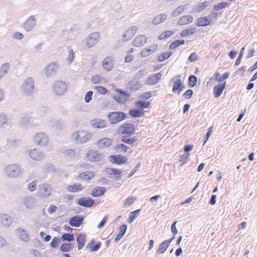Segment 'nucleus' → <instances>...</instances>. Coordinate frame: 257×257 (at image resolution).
Returning <instances> with one entry per match:
<instances>
[{"label": "nucleus", "instance_id": "1", "mask_svg": "<svg viewBox=\"0 0 257 257\" xmlns=\"http://www.w3.org/2000/svg\"><path fill=\"white\" fill-rule=\"evenodd\" d=\"M4 173L6 177L15 179L22 175L23 171L18 164H11L5 167Z\"/></svg>", "mask_w": 257, "mask_h": 257}, {"label": "nucleus", "instance_id": "2", "mask_svg": "<svg viewBox=\"0 0 257 257\" xmlns=\"http://www.w3.org/2000/svg\"><path fill=\"white\" fill-rule=\"evenodd\" d=\"M35 82L31 77H28L23 82L21 86L22 94L26 96H30L33 95L35 91Z\"/></svg>", "mask_w": 257, "mask_h": 257}, {"label": "nucleus", "instance_id": "3", "mask_svg": "<svg viewBox=\"0 0 257 257\" xmlns=\"http://www.w3.org/2000/svg\"><path fill=\"white\" fill-rule=\"evenodd\" d=\"M93 135L92 133L80 130L74 132L72 135V138L77 143L84 144L90 140Z\"/></svg>", "mask_w": 257, "mask_h": 257}, {"label": "nucleus", "instance_id": "4", "mask_svg": "<svg viewBox=\"0 0 257 257\" xmlns=\"http://www.w3.org/2000/svg\"><path fill=\"white\" fill-rule=\"evenodd\" d=\"M108 119L111 124L118 123L127 118V114L122 111H112L107 114Z\"/></svg>", "mask_w": 257, "mask_h": 257}, {"label": "nucleus", "instance_id": "5", "mask_svg": "<svg viewBox=\"0 0 257 257\" xmlns=\"http://www.w3.org/2000/svg\"><path fill=\"white\" fill-rule=\"evenodd\" d=\"M136 128L135 125L131 123H124L117 128V133L121 135H125L127 136H132L135 133Z\"/></svg>", "mask_w": 257, "mask_h": 257}, {"label": "nucleus", "instance_id": "6", "mask_svg": "<svg viewBox=\"0 0 257 257\" xmlns=\"http://www.w3.org/2000/svg\"><path fill=\"white\" fill-rule=\"evenodd\" d=\"M33 140L36 145L41 147L46 146L49 141L48 135L43 132L36 133L33 136Z\"/></svg>", "mask_w": 257, "mask_h": 257}, {"label": "nucleus", "instance_id": "7", "mask_svg": "<svg viewBox=\"0 0 257 257\" xmlns=\"http://www.w3.org/2000/svg\"><path fill=\"white\" fill-rule=\"evenodd\" d=\"M19 124L22 127L27 128H34L39 125L37 123L33 122L32 116L27 114H25L22 117Z\"/></svg>", "mask_w": 257, "mask_h": 257}, {"label": "nucleus", "instance_id": "8", "mask_svg": "<svg viewBox=\"0 0 257 257\" xmlns=\"http://www.w3.org/2000/svg\"><path fill=\"white\" fill-rule=\"evenodd\" d=\"M53 90L58 95H62L65 93L67 89V84L63 81H57L53 85Z\"/></svg>", "mask_w": 257, "mask_h": 257}, {"label": "nucleus", "instance_id": "9", "mask_svg": "<svg viewBox=\"0 0 257 257\" xmlns=\"http://www.w3.org/2000/svg\"><path fill=\"white\" fill-rule=\"evenodd\" d=\"M37 22V16L31 15L23 23V28L26 32H30L35 27Z\"/></svg>", "mask_w": 257, "mask_h": 257}, {"label": "nucleus", "instance_id": "10", "mask_svg": "<svg viewBox=\"0 0 257 257\" xmlns=\"http://www.w3.org/2000/svg\"><path fill=\"white\" fill-rule=\"evenodd\" d=\"M100 36V33L98 32L90 33L85 39L86 46L90 48L95 46L99 42Z\"/></svg>", "mask_w": 257, "mask_h": 257}, {"label": "nucleus", "instance_id": "11", "mask_svg": "<svg viewBox=\"0 0 257 257\" xmlns=\"http://www.w3.org/2000/svg\"><path fill=\"white\" fill-rule=\"evenodd\" d=\"M103 154L95 150H90L86 154V157L90 162H99L103 158Z\"/></svg>", "mask_w": 257, "mask_h": 257}, {"label": "nucleus", "instance_id": "12", "mask_svg": "<svg viewBox=\"0 0 257 257\" xmlns=\"http://www.w3.org/2000/svg\"><path fill=\"white\" fill-rule=\"evenodd\" d=\"M59 67L58 63L56 62L50 63L45 68V75L49 77L53 76L57 73Z\"/></svg>", "mask_w": 257, "mask_h": 257}, {"label": "nucleus", "instance_id": "13", "mask_svg": "<svg viewBox=\"0 0 257 257\" xmlns=\"http://www.w3.org/2000/svg\"><path fill=\"white\" fill-rule=\"evenodd\" d=\"M29 157L36 161H42L45 158L44 153L37 149H31L27 151Z\"/></svg>", "mask_w": 257, "mask_h": 257}, {"label": "nucleus", "instance_id": "14", "mask_svg": "<svg viewBox=\"0 0 257 257\" xmlns=\"http://www.w3.org/2000/svg\"><path fill=\"white\" fill-rule=\"evenodd\" d=\"M38 189L41 196L45 198L49 197L52 191L51 185L48 183H44L39 185Z\"/></svg>", "mask_w": 257, "mask_h": 257}, {"label": "nucleus", "instance_id": "15", "mask_svg": "<svg viewBox=\"0 0 257 257\" xmlns=\"http://www.w3.org/2000/svg\"><path fill=\"white\" fill-rule=\"evenodd\" d=\"M104 172L109 178H111V176L114 175L113 179L115 181H118L121 178V174L122 172L121 170L113 168H106L104 170Z\"/></svg>", "mask_w": 257, "mask_h": 257}, {"label": "nucleus", "instance_id": "16", "mask_svg": "<svg viewBox=\"0 0 257 257\" xmlns=\"http://www.w3.org/2000/svg\"><path fill=\"white\" fill-rule=\"evenodd\" d=\"M77 204L81 206L90 208L94 205V200L90 197H82L78 200Z\"/></svg>", "mask_w": 257, "mask_h": 257}, {"label": "nucleus", "instance_id": "17", "mask_svg": "<svg viewBox=\"0 0 257 257\" xmlns=\"http://www.w3.org/2000/svg\"><path fill=\"white\" fill-rule=\"evenodd\" d=\"M113 143L112 139L108 138H103L96 142V145L100 149H103L109 148Z\"/></svg>", "mask_w": 257, "mask_h": 257}, {"label": "nucleus", "instance_id": "18", "mask_svg": "<svg viewBox=\"0 0 257 257\" xmlns=\"http://www.w3.org/2000/svg\"><path fill=\"white\" fill-rule=\"evenodd\" d=\"M126 87L131 92H135L139 90L141 88L142 84L140 81L134 78L126 84Z\"/></svg>", "mask_w": 257, "mask_h": 257}, {"label": "nucleus", "instance_id": "19", "mask_svg": "<svg viewBox=\"0 0 257 257\" xmlns=\"http://www.w3.org/2000/svg\"><path fill=\"white\" fill-rule=\"evenodd\" d=\"M109 160L111 163L119 165L125 163L127 161L126 157L121 155H111L109 157Z\"/></svg>", "mask_w": 257, "mask_h": 257}, {"label": "nucleus", "instance_id": "20", "mask_svg": "<svg viewBox=\"0 0 257 257\" xmlns=\"http://www.w3.org/2000/svg\"><path fill=\"white\" fill-rule=\"evenodd\" d=\"M161 76L162 74L161 72L149 75L148 78L146 81V84L152 86L157 84L161 79Z\"/></svg>", "mask_w": 257, "mask_h": 257}, {"label": "nucleus", "instance_id": "21", "mask_svg": "<svg viewBox=\"0 0 257 257\" xmlns=\"http://www.w3.org/2000/svg\"><path fill=\"white\" fill-rule=\"evenodd\" d=\"M12 223L11 217L7 214H0V225L5 228H8Z\"/></svg>", "mask_w": 257, "mask_h": 257}, {"label": "nucleus", "instance_id": "22", "mask_svg": "<svg viewBox=\"0 0 257 257\" xmlns=\"http://www.w3.org/2000/svg\"><path fill=\"white\" fill-rule=\"evenodd\" d=\"M84 217L81 215H76L72 217L69 221L70 225L73 227H78L83 223Z\"/></svg>", "mask_w": 257, "mask_h": 257}, {"label": "nucleus", "instance_id": "23", "mask_svg": "<svg viewBox=\"0 0 257 257\" xmlns=\"http://www.w3.org/2000/svg\"><path fill=\"white\" fill-rule=\"evenodd\" d=\"M137 30V28L135 26H132L129 28L122 36V41H127L131 39L135 35Z\"/></svg>", "mask_w": 257, "mask_h": 257}, {"label": "nucleus", "instance_id": "24", "mask_svg": "<svg viewBox=\"0 0 257 257\" xmlns=\"http://www.w3.org/2000/svg\"><path fill=\"white\" fill-rule=\"evenodd\" d=\"M90 123L93 128H103L106 125V121L100 118H94L90 120Z\"/></svg>", "mask_w": 257, "mask_h": 257}, {"label": "nucleus", "instance_id": "25", "mask_svg": "<svg viewBox=\"0 0 257 257\" xmlns=\"http://www.w3.org/2000/svg\"><path fill=\"white\" fill-rule=\"evenodd\" d=\"M23 203L28 209H33L36 205V199L32 196L25 197L23 199Z\"/></svg>", "mask_w": 257, "mask_h": 257}, {"label": "nucleus", "instance_id": "26", "mask_svg": "<svg viewBox=\"0 0 257 257\" xmlns=\"http://www.w3.org/2000/svg\"><path fill=\"white\" fill-rule=\"evenodd\" d=\"M113 65V58L111 56L106 57L102 61V66L104 69L107 71L111 70Z\"/></svg>", "mask_w": 257, "mask_h": 257}, {"label": "nucleus", "instance_id": "27", "mask_svg": "<svg viewBox=\"0 0 257 257\" xmlns=\"http://www.w3.org/2000/svg\"><path fill=\"white\" fill-rule=\"evenodd\" d=\"M226 83V82L225 81L214 86L213 93L215 97H219L221 95L223 90L225 88Z\"/></svg>", "mask_w": 257, "mask_h": 257}, {"label": "nucleus", "instance_id": "28", "mask_svg": "<svg viewBox=\"0 0 257 257\" xmlns=\"http://www.w3.org/2000/svg\"><path fill=\"white\" fill-rule=\"evenodd\" d=\"M173 82L172 91L174 93L177 92L178 94H180L185 88L182 80L180 79H178L175 81H173Z\"/></svg>", "mask_w": 257, "mask_h": 257}, {"label": "nucleus", "instance_id": "29", "mask_svg": "<svg viewBox=\"0 0 257 257\" xmlns=\"http://www.w3.org/2000/svg\"><path fill=\"white\" fill-rule=\"evenodd\" d=\"M101 245L100 241L96 242L94 239H92L86 245V248H88L91 251H96L98 250Z\"/></svg>", "mask_w": 257, "mask_h": 257}, {"label": "nucleus", "instance_id": "30", "mask_svg": "<svg viewBox=\"0 0 257 257\" xmlns=\"http://www.w3.org/2000/svg\"><path fill=\"white\" fill-rule=\"evenodd\" d=\"M147 41V38L144 35H140L136 37L133 41L134 46L139 47L143 46Z\"/></svg>", "mask_w": 257, "mask_h": 257}, {"label": "nucleus", "instance_id": "31", "mask_svg": "<svg viewBox=\"0 0 257 257\" xmlns=\"http://www.w3.org/2000/svg\"><path fill=\"white\" fill-rule=\"evenodd\" d=\"M193 20V17L192 16H183L178 21L177 24L180 26L188 25L192 23Z\"/></svg>", "mask_w": 257, "mask_h": 257}, {"label": "nucleus", "instance_id": "32", "mask_svg": "<svg viewBox=\"0 0 257 257\" xmlns=\"http://www.w3.org/2000/svg\"><path fill=\"white\" fill-rule=\"evenodd\" d=\"M86 235L81 233L78 234L76 238V242L78 244V249H81L84 246L86 242Z\"/></svg>", "mask_w": 257, "mask_h": 257}, {"label": "nucleus", "instance_id": "33", "mask_svg": "<svg viewBox=\"0 0 257 257\" xmlns=\"http://www.w3.org/2000/svg\"><path fill=\"white\" fill-rule=\"evenodd\" d=\"M211 21L207 17H200L197 20L196 25L198 27H205L210 24Z\"/></svg>", "mask_w": 257, "mask_h": 257}, {"label": "nucleus", "instance_id": "34", "mask_svg": "<svg viewBox=\"0 0 257 257\" xmlns=\"http://www.w3.org/2000/svg\"><path fill=\"white\" fill-rule=\"evenodd\" d=\"M106 189L103 187H96L91 191V195L94 197H99L104 194Z\"/></svg>", "mask_w": 257, "mask_h": 257}, {"label": "nucleus", "instance_id": "35", "mask_svg": "<svg viewBox=\"0 0 257 257\" xmlns=\"http://www.w3.org/2000/svg\"><path fill=\"white\" fill-rule=\"evenodd\" d=\"M197 28L195 27H191L182 30L180 33V36L181 37H185L194 34L197 32Z\"/></svg>", "mask_w": 257, "mask_h": 257}, {"label": "nucleus", "instance_id": "36", "mask_svg": "<svg viewBox=\"0 0 257 257\" xmlns=\"http://www.w3.org/2000/svg\"><path fill=\"white\" fill-rule=\"evenodd\" d=\"M167 19V15L166 14H160L156 16L152 21V23L154 25H158L163 22Z\"/></svg>", "mask_w": 257, "mask_h": 257}, {"label": "nucleus", "instance_id": "37", "mask_svg": "<svg viewBox=\"0 0 257 257\" xmlns=\"http://www.w3.org/2000/svg\"><path fill=\"white\" fill-rule=\"evenodd\" d=\"M83 187L80 184H74L69 185L67 187V190L70 192H77L81 191Z\"/></svg>", "mask_w": 257, "mask_h": 257}, {"label": "nucleus", "instance_id": "38", "mask_svg": "<svg viewBox=\"0 0 257 257\" xmlns=\"http://www.w3.org/2000/svg\"><path fill=\"white\" fill-rule=\"evenodd\" d=\"M210 4V3L208 1H204L198 4L194 8V11L196 12H200L208 7Z\"/></svg>", "mask_w": 257, "mask_h": 257}, {"label": "nucleus", "instance_id": "39", "mask_svg": "<svg viewBox=\"0 0 257 257\" xmlns=\"http://www.w3.org/2000/svg\"><path fill=\"white\" fill-rule=\"evenodd\" d=\"M94 172L92 171L90 172H84L81 173L79 177L82 180H90L92 179L94 176Z\"/></svg>", "mask_w": 257, "mask_h": 257}, {"label": "nucleus", "instance_id": "40", "mask_svg": "<svg viewBox=\"0 0 257 257\" xmlns=\"http://www.w3.org/2000/svg\"><path fill=\"white\" fill-rule=\"evenodd\" d=\"M10 68L8 63H4L0 68V80L3 78L8 73Z\"/></svg>", "mask_w": 257, "mask_h": 257}, {"label": "nucleus", "instance_id": "41", "mask_svg": "<svg viewBox=\"0 0 257 257\" xmlns=\"http://www.w3.org/2000/svg\"><path fill=\"white\" fill-rule=\"evenodd\" d=\"M17 231L19 235L20 239L22 241L27 242L29 240V237L28 234L26 232V231L24 229L19 228L17 229Z\"/></svg>", "mask_w": 257, "mask_h": 257}, {"label": "nucleus", "instance_id": "42", "mask_svg": "<svg viewBox=\"0 0 257 257\" xmlns=\"http://www.w3.org/2000/svg\"><path fill=\"white\" fill-rule=\"evenodd\" d=\"M129 137L130 136H127V135L122 136L121 141L128 145H132L137 141L138 139L137 137L134 136L131 138H130Z\"/></svg>", "mask_w": 257, "mask_h": 257}, {"label": "nucleus", "instance_id": "43", "mask_svg": "<svg viewBox=\"0 0 257 257\" xmlns=\"http://www.w3.org/2000/svg\"><path fill=\"white\" fill-rule=\"evenodd\" d=\"M42 169L44 171L50 173H56L57 170L55 169V166L50 163H47L43 165Z\"/></svg>", "mask_w": 257, "mask_h": 257}, {"label": "nucleus", "instance_id": "44", "mask_svg": "<svg viewBox=\"0 0 257 257\" xmlns=\"http://www.w3.org/2000/svg\"><path fill=\"white\" fill-rule=\"evenodd\" d=\"M128 148L124 144H118L114 147L113 149L117 153H125L127 152Z\"/></svg>", "mask_w": 257, "mask_h": 257}, {"label": "nucleus", "instance_id": "45", "mask_svg": "<svg viewBox=\"0 0 257 257\" xmlns=\"http://www.w3.org/2000/svg\"><path fill=\"white\" fill-rule=\"evenodd\" d=\"M129 114L133 117H140L142 116L144 112L143 111L138 109H132L129 110Z\"/></svg>", "mask_w": 257, "mask_h": 257}, {"label": "nucleus", "instance_id": "46", "mask_svg": "<svg viewBox=\"0 0 257 257\" xmlns=\"http://www.w3.org/2000/svg\"><path fill=\"white\" fill-rule=\"evenodd\" d=\"M229 76V73L228 72H225L221 76L220 73L218 72H215L214 74L215 79L218 82H222L224 80L227 79Z\"/></svg>", "mask_w": 257, "mask_h": 257}, {"label": "nucleus", "instance_id": "47", "mask_svg": "<svg viewBox=\"0 0 257 257\" xmlns=\"http://www.w3.org/2000/svg\"><path fill=\"white\" fill-rule=\"evenodd\" d=\"M72 249V244L70 243H63L60 247V250L63 252H69Z\"/></svg>", "mask_w": 257, "mask_h": 257}, {"label": "nucleus", "instance_id": "48", "mask_svg": "<svg viewBox=\"0 0 257 257\" xmlns=\"http://www.w3.org/2000/svg\"><path fill=\"white\" fill-rule=\"evenodd\" d=\"M186 6H180L178 7L172 13L171 16L173 18L176 17L181 14L185 9Z\"/></svg>", "mask_w": 257, "mask_h": 257}, {"label": "nucleus", "instance_id": "49", "mask_svg": "<svg viewBox=\"0 0 257 257\" xmlns=\"http://www.w3.org/2000/svg\"><path fill=\"white\" fill-rule=\"evenodd\" d=\"M169 246L165 242L163 241L159 244L158 249L156 250V254H163L164 253Z\"/></svg>", "mask_w": 257, "mask_h": 257}, {"label": "nucleus", "instance_id": "50", "mask_svg": "<svg viewBox=\"0 0 257 257\" xmlns=\"http://www.w3.org/2000/svg\"><path fill=\"white\" fill-rule=\"evenodd\" d=\"M172 55V52L171 51L163 53L158 56V60L160 62H163L170 58Z\"/></svg>", "mask_w": 257, "mask_h": 257}, {"label": "nucleus", "instance_id": "51", "mask_svg": "<svg viewBox=\"0 0 257 257\" xmlns=\"http://www.w3.org/2000/svg\"><path fill=\"white\" fill-rule=\"evenodd\" d=\"M140 211L141 209H138L137 210L131 212L128 219V223H132L134 221V220L137 218L138 215L139 214Z\"/></svg>", "mask_w": 257, "mask_h": 257}, {"label": "nucleus", "instance_id": "52", "mask_svg": "<svg viewBox=\"0 0 257 257\" xmlns=\"http://www.w3.org/2000/svg\"><path fill=\"white\" fill-rule=\"evenodd\" d=\"M174 33L173 31H166L159 36L158 39L160 40L166 39L172 36Z\"/></svg>", "mask_w": 257, "mask_h": 257}, {"label": "nucleus", "instance_id": "53", "mask_svg": "<svg viewBox=\"0 0 257 257\" xmlns=\"http://www.w3.org/2000/svg\"><path fill=\"white\" fill-rule=\"evenodd\" d=\"M197 78L194 75H191L188 78V85L190 87H193L196 84Z\"/></svg>", "mask_w": 257, "mask_h": 257}, {"label": "nucleus", "instance_id": "54", "mask_svg": "<svg viewBox=\"0 0 257 257\" xmlns=\"http://www.w3.org/2000/svg\"><path fill=\"white\" fill-rule=\"evenodd\" d=\"M61 239L63 241H67L70 242L74 239L73 234L69 233H65L63 234L61 237Z\"/></svg>", "mask_w": 257, "mask_h": 257}, {"label": "nucleus", "instance_id": "55", "mask_svg": "<svg viewBox=\"0 0 257 257\" xmlns=\"http://www.w3.org/2000/svg\"><path fill=\"white\" fill-rule=\"evenodd\" d=\"M8 121V116L6 114L0 112V128L3 127Z\"/></svg>", "mask_w": 257, "mask_h": 257}, {"label": "nucleus", "instance_id": "56", "mask_svg": "<svg viewBox=\"0 0 257 257\" xmlns=\"http://www.w3.org/2000/svg\"><path fill=\"white\" fill-rule=\"evenodd\" d=\"M228 6V3L226 2H220L216 5H214L213 9L215 11H218L224 9Z\"/></svg>", "mask_w": 257, "mask_h": 257}, {"label": "nucleus", "instance_id": "57", "mask_svg": "<svg viewBox=\"0 0 257 257\" xmlns=\"http://www.w3.org/2000/svg\"><path fill=\"white\" fill-rule=\"evenodd\" d=\"M115 91L117 92L120 96H122V98L126 99L131 96V93L124 91L119 88H116L115 89Z\"/></svg>", "mask_w": 257, "mask_h": 257}, {"label": "nucleus", "instance_id": "58", "mask_svg": "<svg viewBox=\"0 0 257 257\" xmlns=\"http://www.w3.org/2000/svg\"><path fill=\"white\" fill-rule=\"evenodd\" d=\"M51 125L55 128L58 130H62L64 127V124L63 123L58 120L52 121Z\"/></svg>", "mask_w": 257, "mask_h": 257}, {"label": "nucleus", "instance_id": "59", "mask_svg": "<svg viewBox=\"0 0 257 257\" xmlns=\"http://www.w3.org/2000/svg\"><path fill=\"white\" fill-rule=\"evenodd\" d=\"M190 154H184L182 155L179 158V161L181 162L180 166L184 165L189 159Z\"/></svg>", "mask_w": 257, "mask_h": 257}, {"label": "nucleus", "instance_id": "60", "mask_svg": "<svg viewBox=\"0 0 257 257\" xmlns=\"http://www.w3.org/2000/svg\"><path fill=\"white\" fill-rule=\"evenodd\" d=\"M64 154L70 158H73L76 156V151L73 149H67L64 151Z\"/></svg>", "mask_w": 257, "mask_h": 257}, {"label": "nucleus", "instance_id": "61", "mask_svg": "<svg viewBox=\"0 0 257 257\" xmlns=\"http://www.w3.org/2000/svg\"><path fill=\"white\" fill-rule=\"evenodd\" d=\"M74 58V54L73 50L71 49H69L68 55L66 58V61L68 62L69 64H71L73 62Z\"/></svg>", "mask_w": 257, "mask_h": 257}, {"label": "nucleus", "instance_id": "62", "mask_svg": "<svg viewBox=\"0 0 257 257\" xmlns=\"http://www.w3.org/2000/svg\"><path fill=\"white\" fill-rule=\"evenodd\" d=\"M150 104L149 101H145L143 100H140L137 102V105L141 108H147Z\"/></svg>", "mask_w": 257, "mask_h": 257}, {"label": "nucleus", "instance_id": "63", "mask_svg": "<svg viewBox=\"0 0 257 257\" xmlns=\"http://www.w3.org/2000/svg\"><path fill=\"white\" fill-rule=\"evenodd\" d=\"M112 97L115 101L120 104H124L126 101V99L122 98V96L119 95H114Z\"/></svg>", "mask_w": 257, "mask_h": 257}, {"label": "nucleus", "instance_id": "64", "mask_svg": "<svg viewBox=\"0 0 257 257\" xmlns=\"http://www.w3.org/2000/svg\"><path fill=\"white\" fill-rule=\"evenodd\" d=\"M244 49H245V48L244 47L241 49L239 54L235 62V66H238V65L240 64V63L241 62V59L243 55Z\"/></svg>", "mask_w": 257, "mask_h": 257}]
</instances>
